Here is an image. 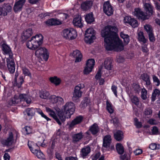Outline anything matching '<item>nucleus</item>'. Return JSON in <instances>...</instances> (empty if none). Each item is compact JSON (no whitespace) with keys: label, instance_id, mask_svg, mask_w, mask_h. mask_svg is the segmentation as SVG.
Here are the masks:
<instances>
[{"label":"nucleus","instance_id":"18","mask_svg":"<svg viewBox=\"0 0 160 160\" xmlns=\"http://www.w3.org/2000/svg\"><path fill=\"white\" fill-rule=\"evenodd\" d=\"M92 4L93 2L91 1L83 2L81 4V9L83 11H87L91 9Z\"/></svg>","mask_w":160,"mask_h":160},{"label":"nucleus","instance_id":"19","mask_svg":"<svg viewBox=\"0 0 160 160\" xmlns=\"http://www.w3.org/2000/svg\"><path fill=\"white\" fill-rule=\"evenodd\" d=\"M144 8L145 12L150 16L153 15L154 13L153 11V7L148 3H145L144 4Z\"/></svg>","mask_w":160,"mask_h":160},{"label":"nucleus","instance_id":"33","mask_svg":"<svg viewBox=\"0 0 160 160\" xmlns=\"http://www.w3.org/2000/svg\"><path fill=\"white\" fill-rule=\"evenodd\" d=\"M24 81L23 78L22 76H20L18 81L17 80L16 81L14 80V82L13 84L14 86H17L18 88H20L21 87L22 84Z\"/></svg>","mask_w":160,"mask_h":160},{"label":"nucleus","instance_id":"34","mask_svg":"<svg viewBox=\"0 0 160 160\" xmlns=\"http://www.w3.org/2000/svg\"><path fill=\"white\" fill-rule=\"evenodd\" d=\"M120 36L123 39L124 44H128L130 41L129 36L128 34H125L123 32H121Z\"/></svg>","mask_w":160,"mask_h":160},{"label":"nucleus","instance_id":"11","mask_svg":"<svg viewBox=\"0 0 160 160\" xmlns=\"http://www.w3.org/2000/svg\"><path fill=\"white\" fill-rule=\"evenodd\" d=\"M103 10L104 12L108 16H110L113 14V10L112 7L109 1H108L104 2L103 6Z\"/></svg>","mask_w":160,"mask_h":160},{"label":"nucleus","instance_id":"41","mask_svg":"<svg viewBox=\"0 0 160 160\" xmlns=\"http://www.w3.org/2000/svg\"><path fill=\"white\" fill-rule=\"evenodd\" d=\"M4 11H5L7 13L10 12L12 10V7L9 4H4L2 7Z\"/></svg>","mask_w":160,"mask_h":160},{"label":"nucleus","instance_id":"10","mask_svg":"<svg viewBox=\"0 0 160 160\" xmlns=\"http://www.w3.org/2000/svg\"><path fill=\"white\" fill-rule=\"evenodd\" d=\"M94 64L95 61L94 59H90L88 60L83 71L84 74H88L91 72Z\"/></svg>","mask_w":160,"mask_h":160},{"label":"nucleus","instance_id":"56","mask_svg":"<svg viewBox=\"0 0 160 160\" xmlns=\"http://www.w3.org/2000/svg\"><path fill=\"white\" fill-rule=\"evenodd\" d=\"M152 131V133L153 135H157L158 132V129L156 126L153 127Z\"/></svg>","mask_w":160,"mask_h":160},{"label":"nucleus","instance_id":"21","mask_svg":"<svg viewBox=\"0 0 160 160\" xmlns=\"http://www.w3.org/2000/svg\"><path fill=\"white\" fill-rule=\"evenodd\" d=\"M112 139L111 136L109 135L106 136L103 139V146L104 148H109L111 143Z\"/></svg>","mask_w":160,"mask_h":160},{"label":"nucleus","instance_id":"58","mask_svg":"<svg viewBox=\"0 0 160 160\" xmlns=\"http://www.w3.org/2000/svg\"><path fill=\"white\" fill-rule=\"evenodd\" d=\"M132 18L130 16H125L124 18V22L126 23H128V24L130 22V21L132 19Z\"/></svg>","mask_w":160,"mask_h":160},{"label":"nucleus","instance_id":"15","mask_svg":"<svg viewBox=\"0 0 160 160\" xmlns=\"http://www.w3.org/2000/svg\"><path fill=\"white\" fill-rule=\"evenodd\" d=\"M25 2L26 0H19L16 2L13 7L14 12H17L21 11Z\"/></svg>","mask_w":160,"mask_h":160},{"label":"nucleus","instance_id":"9","mask_svg":"<svg viewBox=\"0 0 160 160\" xmlns=\"http://www.w3.org/2000/svg\"><path fill=\"white\" fill-rule=\"evenodd\" d=\"M140 78L145 82L144 85L148 89H152V84L150 80V76L147 73H144L142 74L140 76Z\"/></svg>","mask_w":160,"mask_h":160},{"label":"nucleus","instance_id":"50","mask_svg":"<svg viewBox=\"0 0 160 160\" xmlns=\"http://www.w3.org/2000/svg\"><path fill=\"white\" fill-rule=\"evenodd\" d=\"M134 125L138 128H140L142 126V122H139L138 119L137 118H135L134 119Z\"/></svg>","mask_w":160,"mask_h":160},{"label":"nucleus","instance_id":"28","mask_svg":"<svg viewBox=\"0 0 160 160\" xmlns=\"http://www.w3.org/2000/svg\"><path fill=\"white\" fill-rule=\"evenodd\" d=\"M112 59L109 58H107L104 61V67L107 70H110L112 68Z\"/></svg>","mask_w":160,"mask_h":160},{"label":"nucleus","instance_id":"45","mask_svg":"<svg viewBox=\"0 0 160 160\" xmlns=\"http://www.w3.org/2000/svg\"><path fill=\"white\" fill-rule=\"evenodd\" d=\"M129 24L133 28L137 27L138 25V21L133 18H132Z\"/></svg>","mask_w":160,"mask_h":160},{"label":"nucleus","instance_id":"62","mask_svg":"<svg viewBox=\"0 0 160 160\" xmlns=\"http://www.w3.org/2000/svg\"><path fill=\"white\" fill-rule=\"evenodd\" d=\"M101 69L99 68L95 76V78L96 79H99L101 76Z\"/></svg>","mask_w":160,"mask_h":160},{"label":"nucleus","instance_id":"49","mask_svg":"<svg viewBox=\"0 0 160 160\" xmlns=\"http://www.w3.org/2000/svg\"><path fill=\"white\" fill-rule=\"evenodd\" d=\"M147 91L144 88H143L141 91V98L143 100H145L147 98Z\"/></svg>","mask_w":160,"mask_h":160},{"label":"nucleus","instance_id":"59","mask_svg":"<svg viewBox=\"0 0 160 160\" xmlns=\"http://www.w3.org/2000/svg\"><path fill=\"white\" fill-rule=\"evenodd\" d=\"M117 87L116 86L114 85H112V86L111 89L112 91L113 92L114 95L116 97H117Z\"/></svg>","mask_w":160,"mask_h":160},{"label":"nucleus","instance_id":"57","mask_svg":"<svg viewBox=\"0 0 160 160\" xmlns=\"http://www.w3.org/2000/svg\"><path fill=\"white\" fill-rule=\"evenodd\" d=\"M149 148L152 150H154L157 149H158V147L157 146V145L155 143H152L150 144Z\"/></svg>","mask_w":160,"mask_h":160},{"label":"nucleus","instance_id":"4","mask_svg":"<svg viewBox=\"0 0 160 160\" xmlns=\"http://www.w3.org/2000/svg\"><path fill=\"white\" fill-rule=\"evenodd\" d=\"M95 32L92 28L87 29L85 34L84 41L86 43L91 44L93 42V40L96 38Z\"/></svg>","mask_w":160,"mask_h":160},{"label":"nucleus","instance_id":"54","mask_svg":"<svg viewBox=\"0 0 160 160\" xmlns=\"http://www.w3.org/2000/svg\"><path fill=\"white\" fill-rule=\"evenodd\" d=\"M133 88L135 92L137 93H139L141 89L140 86L137 84H135Z\"/></svg>","mask_w":160,"mask_h":160},{"label":"nucleus","instance_id":"42","mask_svg":"<svg viewBox=\"0 0 160 160\" xmlns=\"http://www.w3.org/2000/svg\"><path fill=\"white\" fill-rule=\"evenodd\" d=\"M144 28L148 34L153 32L152 26L149 24H146L144 26Z\"/></svg>","mask_w":160,"mask_h":160},{"label":"nucleus","instance_id":"32","mask_svg":"<svg viewBox=\"0 0 160 160\" xmlns=\"http://www.w3.org/2000/svg\"><path fill=\"white\" fill-rule=\"evenodd\" d=\"M85 19L88 23L91 24L94 21L93 14L92 12L89 13L86 15Z\"/></svg>","mask_w":160,"mask_h":160},{"label":"nucleus","instance_id":"37","mask_svg":"<svg viewBox=\"0 0 160 160\" xmlns=\"http://www.w3.org/2000/svg\"><path fill=\"white\" fill-rule=\"evenodd\" d=\"M116 148L119 154H122L124 152V148L121 144L117 143L116 144Z\"/></svg>","mask_w":160,"mask_h":160},{"label":"nucleus","instance_id":"31","mask_svg":"<svg viewBox=\"0 0 160 160\" xmlns=\"http://www.w3.org/2000/svg\"><path fill=\"white\" fill-rule=\"evenodd\" d=\"M58 116L62 122H64L65 121L66 118H70V117H68L67 116V114L65 113L64 111L61 110L58 112Z\"/></svg>","mask_w":160,"mask_h":160},{"label":"nucleus","instance_id":"17","mask_svg":"<svg viewBox=\"0 0 160 160\" xmlns=\"http://www.w3.org/2000/svg\"><path fill=\"white\" fill-rule=\"evenodd\" d=\"M91 148L89 146H85L82 148L80 151V156L83 158L88 157L91 152Z\"/></svg>","mask_w":160,"mask_h":160},{"label":"nucleus","instance_id":"5","mask_svg":"<svg viewBox=\"0 0 160 160\" xmlns=\"http://www.w3.org/2000/svg\"><path fill=\"white\" fill-rule=\"evenodd\" d=\"M84 87V85L83 84H80L75 87L72 97L73 101L77 102L79 101V98L81 97L82 93L80 90Z\"/></svg>","mask_w":160,"mask_h":160},{"label":"nucleus","instance_id":"7","mask_svg":"<svg viewBox=\"0 0 160 160\" xmlns=\"http://www.w3.org/2000/svg\"><path fill=\"white\" fill-rule=\"evenodd\" d=\"M63 110L68 117H71L75 111V106L73 103L72 102H67L64 106Z\"/></svg>","mask_w":160,"mask_h":160},{"label":"nucleus","instance_id":"25","mask_svg":"<svg viewBox=\"0 0 160 160\" xmlns=\"http://www.w3.org/2000/svg\"><path fill=\"white\" fill-rule=\"evenodd\" d=\"M73 23L74 25L78 28H81L83 27L81 16H78L74 18L73 21Z\"/></svg>","mask_w":160,"mask_h":160},{"label":"nucleus","instance_id":"8","mask_svg":"<svg viewBox=\"0 0 160 160\" xmlns=\"http://www.w3.org/2000/svg\"><path fill=\"white\" fill-rule=\"evenodd\" d=\"M35 54L37 56L42 58L46 61L48 60L49 57L47 49L44 47H41L37 49Z\"/></svg>","mask_w":160,"mask_h":160},{"label":"nucleus","instance_id":"46","mask_svg":"<svg viewBox=\"0 0 160 160\" xmlns=\"http://www.w3.org/2000/svg\"><path fill=\"white\" fill-rule=\"evenodd\" d=\"M35 153H33L36 155L37 158L40 159H43L44 158V156L42 152L41 151L38 150L37 151L35 152Z\"/></svg>","mask_w":160,"mask_h":160},{"label":"nucleus","instance_id":"13","mask_svg":"<svg viewBox=\"0 0 160 160\" xmlns=\"http://www.w3.org/2000/svg\"><path fill=\"white\" fill-rule=\"evenodd\" d=\"M1 143L4 145L9 146L12 144L13 142V137L12 132H9V137L6 139H2L1 141Z\"/></svg>","mask_w":160,"mask_h":160},{"label":"nucleus","instance_id":"44","mask_svg":"<svg viewBox=\"0 0 160 160\" xmlns=\"http://www.w3.org/2000/svg\"><path fill=\"white\" fill-rule=\"evenodd\" d=\"M132 102L136 106H138L139 104V99L138 97L135 96H132L131 97Z\"/></svg>","mask_w":160,"mask_h":160},{"label":"nucleus","instance_id":"23","mask_svg":"<svg viewBox=\"0 0 160 160\" xmlns=\"http://www.w3.org/2000/svg\"><path fill=\"white\" fill-rule=\"evenodd\" d=\"M2 50L5 54L9 55V58L13 57L11 48L7 45L3 43L2 45Z\"/></svg>","mask_w":160,"mask_h":160},{"label":"nucleus","instance_id":"22","mask_svg":"<svg viewBox=\"0 0 160 160\" xmlns=\"http://www.w3.org/2000/svg\"><path fill=\"white\" fill-rule=\"evenodd\" d=\"M115 139L118 141H121L123 138V133L120 130H115L113 131Z\"/></svg>","mask_w":160,"mask_h":160},{"label":"nucleus","instance_id":"39","mask_svg":"<svg viewBox=\"0 0 160 160\" xmlns=\"http://www.w3.org/2000/svg\"><path fill=\"white\" fill-rule=\"evenodd\" d=\"M160 94V91L158 89H155L152 93L151 97V100L152 102H154L156 100V97L157 95L159 96Z\"/></svg>","mask_w":160,"mask_h":160},{"label":"nucleus","instance_id":"55","mask_svg":"<svg viewBox=\"0 0 160 160\" xmlns=\"http://www.w3.org/2000/svg\"><path fill=\"white\" fill-rule=\"evenodd\" d=\"M111 122H112L115 126L117 127L118 126L119 123V120L118 118H115L111 120Z\"/></svg>","mask_w":160,"mask_h":160},{"label":"nucleus","instance_id":"43","mask_svg":"<svg viewBox=\"0 0 160 160\" xmlns=\"http://www.w3.org/2000/svg\"><path fill=\"white\" fill-rule=\"evenodd\" d=\"M49 95V92L46 91L42 92L40 94V97L44 99H46L48 98Z\"/></svg>","mask_w":160,"mask_h":160},{"label":"nucleus","instance_id":"47","mask_svg":"<svg viewBox=\"0 0 160 160\" xmlns=\"http://www.w3.org/2000/svg\"><path fill=\"white\" fill-rule=\"evenodd\" d=\"M107 109L108 111L110 113H112L114 111V110L112 108L111 103L107 101L106 102Z\"/></svg>","mask_w":160,"mask_h":160},{"label":"nucleus","instance_id":"20","mask_svg":"<svg viewBox=\"0 0 160 160\" xmlns=\"http://www.w3.org/2000/svg\"><path fill=\"white\" fill-rule=\"evenodd\" d=\"M28 145L31 151L33 153H35V152L39 150V147L37 143L29 141L28 143Z\"/></svg>","mask_w":160,"mask_h":160},{"label":"nucleus","instance_id":"14","mask_svg":"<svg viewBox=\"0 0 160 160\" xmlns=\"http://www.w3.org/2000/svg\"><path fill=\"white\" fill-rule=\"evenodd\" d=\"M7 67L10 73H13L15 71V64L12 58H8L7 59Z\"/></svg>","mask_w":160,"mask_h":160},{"label":"nucleus","instance_id":"29","mask_svg":"<svg viewBox=\"0 0 160 160\" xmlns=\"http://www.w3.org/2000/svg\"><path fill=\"white\" fill-rule=\"evenodd\" d=\"M20 101H25L28 104H29L31 102L30 98L25 94H20L19 97Z\"/></svg>","mask_w":160,"mask_h":160},{"label":"nucleus","instance_id":"24","mask_svg":"<svg viewBox=\"0 0 160 160\" xmlns=\"http://www.w3.org/2000/svg\"><path fill=\"white\" fill-rule=\"evenodd\" d=\"M46 24L50 26H55L61 25L62 22L59 19L52 18L47 20L46 22Z\"/></svg>","mask_w":160,"mask_h":160},{"label":"nucleus","instance_id":"38","mask_svg":"<svg viewBox=\"0 0 160 160\" xmlns=\"http://www.w3.org/2000/svg\"><path fill=\"white\" fill-rule=\"evenodd\" d=\"M36 110L35 108H28L26 109V112L28 116L31 117L34 115Z\"/></svg>","mask_w":160,"mask_h":160},{"label":"nucleus","instance_id":"48","mask_svg":"<svg viewBox=\"0 0 160 160\" xmlns=\"http://www.w3.org/2000/svg\"><path fill=\"white\" fill-rule=\"evenodd\" d=\"M144 113L145 116H149L150 117L152 114V110L150 108H147L145 109Z\"/></svg>","mask_w":160,"mask_h":160},{"label":"nucleus","instance_id":"36","mask_svg":"<svg viewBox=\"0 0 160 160\" xmlns=\"http://www.w3.org/2000/svg\"><path fill=\"white\" fill-rule=\"evenodd\" d=\"M90 103V99L87 97H85L84 98L82 102L80 104V106L81 108H84L88 105H89Z\"/></svg>","mask_w":160,"mask_h":160},{"label":"nucleus","instance_id":"26","mask_svg":"<svg viewBox=\"0 0 160 160\" xmlns=\"http://www.w3.org/2000/svg\"><path fill=\"white\" fill-rule=\"evenodd\" d=\"M89 131L92 134L95 135L99 132V128L98 124L94 123L90 127Z\"/></svg>","mask_w":160,"mask_h":160},{"label":"nucleus","instance_id":"1","mask_svg":"<svg viewBox=\"0 0 160 160\" xmlns=\"http://www.w3.org/2000/svg\"><path fill=\"white\" fill-rule=\"evenodd\" d=\"M118 31L116 27L111 25L105 26L102 30L101 35L104 38V46L107 50L118 52L123 49V44L117 33Z\"/></svg>","mask_w":160,"mask_h":160},{"label":"nucleus","instance_id":"30","mask_svg":"<svg viewBox=\"0 0 160 160\" xmlns=\"http://www.w3.org/2000/svg\"><path fill=\"white\" fill-rule=\"evenodd\" d=\"M31 28H29L27 29L24 32L23 35H22V38L24 39H27L29 38L32 34Z\"/></svg>","mask_w":160,"mask_h":160},{"label":"nucleus","instance_id":"51","mask_svg":"<svg viewBox=\"0 0 160 160\" xmlns=\"http://www.w3.org/2000/svg\"><path fill=\"white\" fill-rule=\"evenodd\" d=\"M152 79L153 82L156 83V85L157 86H158L160 84V82L158 77L156 76L153 75L152 76Z\"/></svg>","mask_w":160,"mask_h":160},{"label":"nucleus","instance_id":"40","mask_svg":"<svg viewBox=\"0 0 160 160\" xmlns=\"http://www.w3.org/2000/svg\"><path fill=\"white\" fill-rule=\"evenodd\" d=\"M49 80L51 82L54 83L56 85L59 84L61 81V80L56 77H51L50 78Z\"/></svg>","mask_w":160,"mask_h":160},{"label":"nucleus","instance_id":"60","mask_svg":"<svg viewBox=\"0 0 160 160\" xmlns=\"http://www.w3.org/2000/svg\"><path fill=\"white\" fill-rule=\"evenodd\" d=\"M24 129L27 134H29L32 132V128L30 127L26 126L24 128Z\"/></svg>","mask_w":160,"mask_h":160},{"label":"nucleus","instance_id":"52","mask_svg":"<svg viewBox=\"0 0 160 160\" xmlns=\"http://www.w3.org/2000/svg\"><path fill=\"white\" fill-rule=\"evenodd\" d=\"M149 40L151 42H154L155 41V37L154 35L153 32L148 34Z\"/></svg>","mask_w":160,"mask_h":160},{"label":"nucleus","instance_id":"2","mask_svg":"<svg viewBox=\"0 0 160 160\" xmlns=\"http://www.w3.org/2000/svg\"><path fill=\"white\" fill-rule=\"evenodd\" d=\"M43 41V37L41 34L32 37L27 43V48L32 50H35L41 46Z\"/></svg>","mask_w":160,"mask_h":160},{"label":"nucleus","instance_id":"61","mask_svg":"<svg viewBox=\"0 0 160 160\" xmlns=\"http://www.w3.org/2000/svg\"><path fill=\"white\" fill-rule=\"evenodd\" d=\"M52 101L53 103H56L58 102V96L55 95H52L50 98Z\"/></svg>","mask_w":160,"mask_h":160},{"label":"nucleus","instance_id":"53","mask_svg":"<svg viewBox=\"0 0 160 160\" xmlns=\"http://www.w3.org/2000/svg\"><path fill=\"white\" fill-rule=\"evenodd\" d=\"M23 73L25 75L28 76H30L31 75V73L26 68H22Z\"/></svg>","mask_w":160,"mask_h":160},{"label":"nucleus","instance_id":"27","mask_svg":"<svg viewBox=\"0 0 160 160\" xmlns=\"http://www.w3.org/2000/svg\"><path fill=\"white\" fill-rule=\"evenodd\" d=\"M83 138L82 133L81 132L73 134L72 137V142L76 143L79 142Z\"/></svg>","mask_w":160,"mask_h":160},{"label":"nucleus","instance_id":"63","mask_svg":"<svg viewBox=\"0 0 160 160\" xmlns=\"http://www.w3.org/2000/svg\"><path fill=\"white\" fill-rule=\"evenodd\" d=\"M142 50L144 52H147L148 50L146 44H143L142 46Z\"/></svg>","mask_w":160,"mask_h":160},{"label":"nucleus","instance_id":"16","mask_svg":"<svg viewBox=\"0 0 160 160\" xmlns=\"http://www.w3.org/2000/svg\"><path fill=\"white\" fill-rule=\"evenodd\" d=\"M70 56L76 58L75 62H79L81 61L82 58V55L81 53L78 50L74 51L72 53L70 54Z\"/></svg>","mask_w":160,"mask_h":160},{"label":"nucleus","instance_id":"35","mask_svg":"<svg viewBox=\"0 0 160 160\" xmlns=\"http://www.w3.org/2000/svg\"><path fill=\"white\" fill-rule=\"evenodd\" d=\"M138 36L139 41L144 44L146 43L148 41V40L145 38L142 32H140L138 34Z\"/></svg>","mask_w":160,"mask_h":160},{"label":"nucleus","instance_id":"3","mask_svg":"<svg viewBox=\"0 0 160 160\" xmlns=\"http://www.w3.org/2000/svg\"><path fill=\"white\" fill-rule=\"evenodd\" d=\"M133 15L142 21L148 19L150 17L146 12H143L139 8H136L133 12Z\"/></svg>","mask_w":160,"mask_h":160},{"label":"nucleus","instance_id":"6","mask_svg":"<svg viewBox=\"0 0 160 160\" xmlns=\"http://www.w3.org/2000/svg\"><path fill=\"white\" fill-rule=\"evenodd\" d=\"M63 36L66 39H74L77 36L76 31L72 28L64 29L63 31Z\"/></svg>","mask_w":160,"mask_h":160},{"label":"nucleus","instance_id":"64","mask_svg":"<svg viewBox=\"0 0 160 160\" xmlns=\"http://www.w3.org/2000/svg\"><path fill=\"white\" fill-rule=\"evenodd\" d=\"M65 160H78V159L76 157L69 156L66 158Z\"/></svg>","mask_w":160,"mask_h":160},{"label":"nucleus","instance_id":"12","mask_svg":"<svg viewBox=\"0 0 160 160\" xmlns=\"http://www.w3.org/2000/svg\"><path fill=\"white\" fill-rule=\"evenodd\" d=\"M83 119V117L81 116L76 117L70 123H68L69 128L72 129L74 126L82 122Z\"/></svg>","mask_w":160,"mask_h":160}]
</instances>
